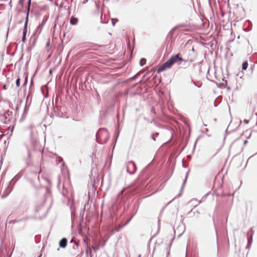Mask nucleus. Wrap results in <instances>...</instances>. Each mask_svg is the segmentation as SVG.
Here are the masks:
<instances>
[{
    "mask_svg": "<svg viewBox=\"0 0 257 257\" xmlns=\"http://www.w3.org/2000/svg\"><path fill=\"white\" fill-rule=\"evenodd\" d=\"M182 61H185L183 59L180 53L173 55L167 61H166L165 63H164L162 65L158 68L157 71L159 73L163 71L166 69L171 68L174 63Z\"/></svg>",
    "mask_w": 257,
    "mask_h": 257,
    "instance_id": "1",
    "label": "nucleus"
},
{
    "mask_svg": "<svg viewBox=\"0 0 257 257\" xmlns=\"http://www.w3.org/2000/svg\"><path fill=\"white\" fill-rule=\"evenodd\" d=\"M137 169V167L134 162L130 161L127 163V171L130 174L134 173Z\"/></svg>",
    "mask_w": 257,
    "mask_h": 257,
    "instance_id": "2",
    "label": "nucleus"
},
{
    "mask_svg": "<svg viewBox=\"0 0 257 257\" xmlns=\"http://www.w3.org/2000/svg\"><path fill=\"white\" fill-rule=\"evenodd\" d=\"M12 114V112L10 110L6 111L4 115V118L3 119V121L4 123H7L8 121H10V118L8 117L10 115Z\"/></svg>",
    "mask_w": 257,
    "mask_h": 257,
    "instance_id": "3",
    "label": "nucleus"
},
{
    "mask_svg": "<svg viewBox=\"0 0 257 257\" xmlns=\"http://www.w3.org/2000/svg\"><path fill=\"white\" fill-rule=\"evenodd\" d=\"M27 24H28V18H27V20L25 23V27L23 30V36L22 38L23 41L24 42L25 40L26 39V35L27 32Z\"/></svg>",
    "mask_w": 257,
    "mask_h": 257,
    "instance_id": "4",
    "label": "nucleus"
},
{
    "mask_svg": "<svg viewBox=\"0 0 257 257\" xmlns=\"http://www.w3.org/2000/svg\"><path fill=\"white\" fill-rule=\"evenodd\" d=\"M67 243V240L65 238H62L59 242V246L61 247L64 248L66 246Z\"/></svg>",
    "mask_w": 257,
    "mask_h": 257,
    "instance_id": "5",
    "label": "nucleus"
},
{
    "mask_svg": "<svg viewBox=\"0 0 257 257\" xmlns=\"http://www.w3.org/2000/svg\"><path fill=\"white\" fill-rule=\"evenodd\" d=\"M78 21V20L77 18L72 17L70 19V23L71 25H74L77 24Z\"/></svg>",
    "mask_w": 257,
    "mask_h": 257,
    "instance_id": "6",
    "label": "nucleus"
},
{
    "mask_svg": "<svg viewBox=\"0 0 257 257\" xmlns=\"http://www.w3.org/2000/svg\"><path fill=\"white\" fill-rule=\"evenodd\" d=\"M248 66V63L247 61H245L242 64V70H245L247 69Z\"/></svg>",
    "mask_w": 257,
    "mask_h": 257,
    "instance_id": "7",
    "label": "nucleus"
},
{
    "mask_svg": "<svg viewBox=\"0 0 257 257\" xmlns=\"http://www.w3.org/2000/svg\"><path fill=\"white\" fill-rule=\"evenodd\" d=\"M146 60L145 59H141L140 63L141 66H143L146 64Z\"/></svg>",
    "mask_w": 257,
    "mask_h": 257,
    "instance_id": "8",
    "label": "nucleus"
},
{
    "mask_svg": "<svg viewBox=\"0 0 257 257\" xmlns=\"http://www.w3.org/2000/svg\"><path fill=\"white\" fill-rule=\"evenodd\" d=\"M102 134H103L102 132H99L96 135V138L97 140L101 139V137L103 135Z\"/></svg>",
    "mask_w": 257,
    "mask_h": 257,
    "instance_id": "9",
    "label": "nucleus"
},
{
    "mask_svg": "<svg viewBox=\"0 0 257 257\" xmlns=\"http://www.w3.org/2000/svg\"><path fill=\"white\" fill-rule=\"evenodd\" d=\"M20 79L19 78H18L16 80V85H17V87H19L20 86Z\"/></svg>",
    "mask_w": 257,
    "mask_h": 257,
    "instance_id": "10",
    "label": "nucleus"
},
{
    "mask_svg": "<svg viewBox=\"0 0 257 257\" xmlns=\"http://www.w3.org/2000/svg\"><path fill=\"white\" fill-rule=\"evenodd\" d=\"M43 23H42L41 25H39V29H40V30H42V29L43 28Z\"/></svg>",
    "mask_w": 257,
    "mask_h": 257,
    "instance_id": "11",
    "label": "nucleus"
},
{
    "mask_svg": "<svg viewBox=\"0 0 257 257\" xmlns=\"http://www.w3.org/2000/svg\"><path fill=\"white\" fill-rule=\"evenodd\" d=\"M11 222H13V223H16V222H18V221L17 220H12Z\"/></svg>",
    "mask_w": 257,
    "mask_h": 257,
    "instance_id": "12",
    "label": "nucleus"
},
{
    "mask_svg": "<svg viewBox=\"0 0 257 257\" xmlns=\"http://www.w3.org/2000/svg\"><path fill=\"white\" fill-rule=\"evenodd\" d=\"M3 88L5 90H6L7 89V87H6V85L5 84L4 86H3Z\"/></svg>",
    "mask_w": 257,
    "mask_h": 257,
    "instance_id": "13",
    "label": "nucleus"
},
{
    "mask_svg": "<svg viewBox=\"0 0 257 257\" xmlns=\"http://www.w3.org/2000/svg\"><path fill=\"white\" fill-rule=\"evenodd\" d=\"M105 142H106V140L105 139L103 140V141H101V140L100 141V143H104Z\"/></svg>",
    "mask_w": 257,
    "mask_h": 257,
    "instance_id": "14",
    "label": "nucleus"
},
{
    "mask_svg": "<svg viewBox=\"0 0 257 257\" xmlns=\"http://www.w3.org/2000/svg\"><path fill=\"white\" fill-rule=\"evenodd\" d=\"M87 2V0H84V1L82 2V3H83V4H85Z\"/></svg>",
    "mask_w": 257,
    "mask_h": 257,
    "instance_id": "15",
    "label": "nucleus"
},
{
    "mask_svg": "<svg viewBox=\"0 0 257 257\" xmlns=\"http://www.w3.org/2000/svg\"><path fill=\"white\" fill-rule=\"evenodd\" d=\"M248 141L247 140L244 141V145H245L247 143Z\"/></svg>",
    "mask_w": 257,
    "mask_h": 257,
    "instance_id": "16",
    "label": "nucleus"
},
{
    "mask_svg": "<svg viewBox=\"0 0 257 257\" xmlns=\"http://www.w3.org/2000/svg\"><path fill=\"white\" fill-rule=\"evenodd\" d=\"M104 135H105L106 136H107V133H106V132H104Z\"/></svg>",
    "mask_w": 257,
    "mask_h": 257,
    "instance_id": "17",
    "label": "nucleus"
},
{
    "mask_svg": "<svg viewBox=\"0 0 257 257\" xmlns=\"http://www.w3.org/2000/svg\"><path fill=\"white\" fill-rule=\"evenodd\" d=\"M244 121H245L246 123H248V121H247V120H244Z\"/></svg>",
    "mask_w": 257,
    "mask_h": 257,
    "instance_id": "18",
    "label": "nucleus"
}]
</instances>
